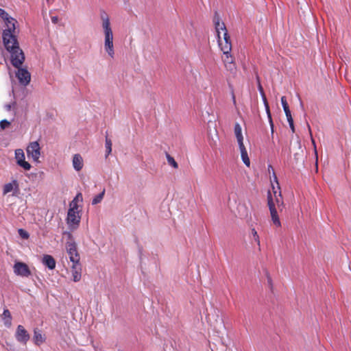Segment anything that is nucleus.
Listing matches in <instances>:
<instances>
[{"label":"nucleus","instance_id":"nucleus-24","mask_svg":"<svg viewBox=\"0 0 351 351\" xmlns=\"http://www.w3.org/2000/svg\"><path fill=\"white\" fill-rule=\"evenodd\" d=\"M106 157H108L112 152V141L108 136H106Z\"/></svg>","mask_w":351,"mask_h":351},{"label":"nucleus","instance_id":"nucleus-22","mask_svg":"<svg viewBox=\"0 0 351 351\" xmlns=\"http://www.w3.org/2000/svg\"><path fill=\"white\" fill-rule=\"evenodd\" d=\"M281 104H282V106L283 107V110L285 111V113L286 114L287 118L292 117L291 111L289 110V107L288 103L287 101V99H286V97L285 96H282L281 97Z\"/></svg>","mask_w":351,"mask_h":351},{"label":"nucleus","instance_id":"nucleus-30","mask_svg":"<svg viewBox=\"0 0 351 351\" xmlns=\"http://www.w3.org/2000/svg\"><path fill=\"white\" fill-rule=\"evenodd\" d=\"M287 121L289 122V126H290V128L291 129L292 132H295V128H294V124H293V119L292 118V117H288L287 118Z\"/></svg>","mask_w":351,"mask_h":351},{"label":"nucleus","instance_id":"nucleus-4","mask_svg":"<svg viewBox=\"0 0 351 351\" xmlns=\"http://www.w3.org/2000/svg\"><path fill=\"white\" fill-rule=\"evenodd\" d=\"M101 27L104 34V49L111 58H114V48L113 44V32L110 25V18L106 12L101 13Z\"/></svg>","mask_w":351,"mask_h":351},{"label":"nucleus","instance_id":"nucleus-11","mask_svg":"<svg viewBox=\"0 0 351 351\" xmlns=\"http://www.w3.org/2000/svg\"><path fill=\"white\" fill-rule=\"evenodd\" d=\"M222 60L226 69L229 71L231 73H234L237 70L236 63L230 52L223 53Z\"/></svg>","mask_w":351,"mask_h":351},{"label":"nucleus","instance_id":"nucleus-13","mask_svg":"<svg viewBox=\"0 0 351 351\" xmlns=\"http://www.w3.org/2000/svg\"><path fill=\"white\" fill-rule=\"evenodd\" d=\"M71 271L73 280L74 282H79L82 277V266L80 263L73 264L71 267Z\"/></svg>","mask_w":351,"mask_h":351},{"label":"nucleus","instance_id":"nucleus-35","mask_svg":"<svg viewBox=\"0 0 351 351\" xmlns=\"http://www.w3.org/2000/svg\"><path fill=\"white\" fill-rule=\"evenodd\" d=\"M69 238H71V237H72V235L69 233Z\"/></svg>","mask_w":351,"mask_h":351},{"label":"nucleus","instance_id":"nucleus-17","mask_svg":"<svg viewBox=\"0 0 351 351\" xmlns=\"http://www.w3.org/2000/svg\"><path fill=\"white\" fill-rule=\"evenodd\" d=\"M34 343L37 346H40L45 341V337L41 333V331L38 328H35L34 330V337H33Z\"/></svg>","mask_w":351,"mask_h":351},{"label":"nucleus","instance_id":"nucleus-23","mask_svg":"<svg viewBox=\"0 0 351 351\" xmlns=\"http://www.w3.org/2000/svg\"><path fill=\"white\" fill-rule=\"evenodd\" d=\"M105 194V189H103V191L98 195H97L92 200V204L95 205L101 202V200L104 198Z\"/></svg>","mask_w":351,"mask_h":351},{"label":"nucleus","instance_id":"nucleus-21","mask_svg":"<svg viewBox=\"0 0 351 351\" xmlns=\"http://www.w3.org/2000/svg\"><path fill=\"white\" fill-rule=\"evenodd\" d=\"M271 170H272V176H273L274 180H271V184H274V186H275V190L276 191H280V184H279V182L278 181V178H277V176L276 175V173L274 172L272 166L269 165L268 166V171H269V172H270V171H271Z\"/></svg>","mask_w":351,"mask_h":351},{"label":"nucleus","instance_id":"nucleus-27","mask_svg":"<svg viewBox=\"0 0 351 351\" xmlns=\"http://www.w3.org/2000/svg\"><path fill=\"white\" fill-rule=\"evenodd\" d=\"M18 232L20 237L23 239H27L29 237V233L22 228L19 229Z\"/></svg>","mask_w":351,"mask_h":351},{"label":"nucleus","instance_id":"nucleus-20","mask_svg":"<svg viewBox=\"0 0 351 351\" xmlns=\"http://www.w3.org/2000/svg\"><path fill=\"white\" fill-rule=\"evenodd\" d=\"M2 318L4 322V324L9 327L12 324V316L10 311L8 308H5L3 310V314H2Z\"/></svg>","mask_w":351,"mask_h":351},{"label":"nucleus","instance_id":"nucleus-19","mask_svg":"<svg viewBox=\"0 0 351 351\" xmlns=\"http://www.w3.org/2000/svg\"><path fill=\"white\" fill-rule=\"evenodd\" d=\"M234 134L236 136L239 145L243 144V136L242 135L241 127L239 123H236L234 128Z\"/></svg>","mask_w":351,"mask_h":351},{"label":"nucleus","instance_id":"nucleus-10","mask_svg":"<svg viewBox=\"0 0 351 351\" xmlns=\"http://www.w3.org/2000/svg\"><path fill=\"white\" fill-rule=\"evenodd\" d=\"M15 159L19 166L23 168L25 170H29L32 167L31 165L25 161L24 152L21 149H16L15 151Z\"/></svg>","mask_w":351,"mask_h":351},{"label":"nucleus","instance_id":"nucleus-31","mask_svg":"<svg viewBox=\"0 0 351 351\" xmlns=\"http://www.w3.org/2000/svg\"><path fill=\"white\" fill-rule=\"evenodd\" d=\"M267 283H268V285H269V287L271 288H272V286H273L272 280H271V276L268 274L267 275Z\"/></svg>","mask_w":351,"mask_h":351},{"label":"nucleus","instance_id":"nucleus-18","mask_svg":"<svg viewBox=\"0 0 351 351\" xmlns=\"http://www.w3.org/2000/svg\"><path fill=\"white\" fill-rule=\"evenodd\" d=\"M239 149H240V152H241V159H242L243 163L247 167H250V158L248 157L247 152L246 148L244 146V144L239 145Z\"/></svg>","mask_w":351,"mask_h":351},{"label":"nucleus","instance_id":"nucleus-34","mask_svg":"<svg viewBox=\"0 0 351 351\" xmlns=\"http://www.w3.org/2000/svg\"><path fill=\"white\" fill-rule=\"evenodd\" d=\"M232 98L233 103L235 104H236V98H235V95H234V93L233 91H232Z\"/></svg>","mask_w":351,"mask_h":351},{"label":"nucleus","instance_id":"nucleus-8","mask_svg":"<svg viewBox=\"0 0 351 351\" xmlns=\"http://www.w3.org/2000/svg\"><path fill=\"white\" fill-rule=\"evenodd\" d=\"M26 151L28 157L32 158L35 161L38 160L40 156V147L37 141L30 143Z\"/></svg>","mask_w":351,"mask_h":351},{"label":"nucleus","instance_id":"nucleus-6","mask_svg":"<svg viewBox=\"0 0 351 351\" xmlns=\"http://www.w3.org/2000/svg\"><path fill=\"white\" fill-rule=\"evenodd\" d=\"M66 250L70 261L74 263H80V256L77 251V244L73 240L66 243Z\"/></svg>","mask_w":351,"mask_h":351},{"label":"nucleus","instance_id":"nucleus-28","mask_svg":"<svg viewBox=\"0 0 351 351\" xmlns=\"http://www.w3.org/2000/svg\"><path fill=\"white\" fill-rule=\"evenodd\" d=\"M13 190V184L12 183H8L3 186V194H7Z\"/></svg>","mask_w":351,"mask_h":351},{"label":"nucleus","instance_id":"nucleus-1","mask_svg":"<svg viewBox=\"0 0 351 351\" xmlns=\"http://www.w3.org/2000/svg\"><path fill=\"white\" fill-rule=\"evenodd\" d=\"M0 18L5 27L2 32L3 45L10 53V62L12 66H18L25 59L16 36V25L18 22L2 8H0Z\"/></svg>","mask_w":351,"mask_h":351},{"label":"nucleus","instance_id":"nucleus-16","mask_svg":"<svg viewBox=\"0 0 351 351\" xmlns=\"http://www.w3.org/2000/svg\"><path fill=\"white\" fill-rule=\"evenodd\" d=\"M73 166L77 171H80L84 166L83 159L80 154H75L73 158Z\"/></svg>","mask_w":351,"mask_h":351},{"label":"nucleus","instance_id":"nucleus-25","mask_svg":"<svg viewBox=\"0 0 351 351\" xmlns=\"http://www.w3.org/2000/svg\"><path fill=\"white\" fill-rule=\"evenodd\" d=\"M251 234L253 237V239L254 240V241L257 243V245H258V249L261 250L260 248V245H261V242H260V239H259V236L256 232V230H255V228H252L251 230Z\"/></svg>","mask_w":351,"mask_h":351},{"label":"nucleus","instance_id":"nucleus-32","mask_svg":"<svg viewBox=\"0 0 351 351\" xmlns=\"http://www.w3.org/2000/svg\"><path fill=\"white\" fill-rule=\"evenodd\" d=\"M15 104H16V103L13 102L12 104L6 105L5 108H6L7 110H10L15 106Z\"/></svg>","mask_w":351,"mask_h":351},{"label":"nucleus","instance_id":"nucleus-12","mask_svg":"<svg viewBox=\"0 0 351 351\" xmlns=\"http://www.w3.org/2000/svg\"><path fill=\"white\" fill-rule=\"evenodd\" d=\"M16 338L18 341L26 344L29 339V335L23 326L19 325L16 332Z\"/></svg>","mask_w":351,"mask_h":351},{"label":"nucleus","instance_id":"nucleus-9","mask_svg":"<svg viewBox=\"0 0 351 351\" xmlns=\"http://www.w3.org/2000/svg\"><path fill=\"white\" fill-rule=\"evenodd\" d=\"M14 272L18 276L28 277L31 275V271L27 264L22 262H16L13 267Z\"/></svg>","mask_w":351,"mask_h":351},{"label":"nucleus","instance_id":"nucleus-29","mask_svg":"<svg viewBox=\"0 0 351 351\" xmlns=\"http://www.w3.org/2000/svg\"><path fill=\"white\" fill-rule=\"evenodd\" d=\"M10 125V122L6 119H3L0 121V126L2 129H5Z\"/></svg>","mask_w":351,"mask_h":351},{"label":"nucleus","instance_id":"nucleus-14","mask_svg":"<svg viewBox=\"0 0 351 351\" xmlns=\"http://www.w3.org/2000/svg\"><path fill=\"white\" fill-rule=\"evenodd\" d=\"M42 263L49 269H53L56 267V261L54 258L49 254H45L42 259Z\"/></svg>","mask_w":351,"mask_h":351},{"label":"nucleus","instance_id":"nucleus-33","mask_svg":"<svg viewBox=\"0 0 351 351\" xmlns=\"http://www.w3.org/2000/svg\"><path fill=\"white\" fill-rule=\"evenodd\" d=\"M51 21L53 23H57L58 22V16H52L51 17Z\"/></svg>","mask_w":351,"mask_h":351},{"label":"nucleus","instance_id":"nucleus-15","mask_svg":"<svg viewBox=\"0 0 351 351\" xmlns=\"http://www.w3.org/2000/svg\"><path fill=\"white\" fill-rule=\"evenodd\" d=\"M258 88H259V90H260V92H261V93L262 94V96H263V101H264L265 105L266 111H267V116H268L269 124H270V126H271V132L273 133L274 132V123H273V121H272V118H271L270 110H269V107L268 106L267 101L266 97H265V94L263 93V89L261 85H259Z\"/></svg>","mask_w":351,"mask_h":351},{"label":"nucleus","instance_id":"nucleus-2","mask_svg":"<svg viewBox=\"0 0 351 351\" xmlns=\"http://www.w3.org/2000/svg\"><path fill=\"white\" fill-rule=\"evenodd\" d=\"M272 191L274 197L270 191L267 194V204L270 211L271 221L274 224L279 228L281 226V223L278 215V210L282 211L284 208V202L281 195V191L275 190V186L272 184Z\"/></svg>","mask_w":351,"mask_h":351},{"label":"nucleus","instance_id":"nucleus-5","mask_svg":"<svg viewBox=\"0 0 351 351\" xmlns=\"http://www.w3.org/2000/svg\"><path fill=\"white\" fill-rule=\"evenodd\" d=\"M80 216L78 214V206L75 200L70 204V208L68 210L66 222L72 230L76 229L80 222Z\"/></svg>","mask_w":351,"mask_h":351},{"label":"nucleus","instance_id":"nucleus-26","mask_svg":"<svg viewBox=\"0 0 351 351\" xmlns=\"http://www.w3.org/2000/svg\"><path fill=\"white\" fill-rule=\"evenodd\" d=\"M167 159L168 161V163L171 165L173 167L177 169L178 167V163L176 162L174 158L171 157L169 154H167Z\"/></svg>","mask_w":351,"mask_h":351},{"label":"nucleus","instance_id":"nucleus-7","mask_svg":"<svg viewBox=\"0 0 351 351\" xmlns=\"http://www.w3.org/2000/svg\"><path fill=\"white\" fill-rule=\"evenodd\" d=\"M23 62L24 61L18 66L14 67L18 69L16 72V77L19 80L20 84L26 86L30 82L31 74L26 69L21 68V66L23 64Z\"/></svg>","mask_w":351,"mask_h":351},{"label":"nucleus","instance_id":"nucleus-3","mask_svg":"<svg viewBox=\"0 0 351 351\" xmlns=\"http://www.w3.org/2000/svg\"><path fill=\"white\" fill-rule=\"evenodd\" d=\"M213 23L217 36V41L221 50L223 53L231 52L232 43L230 37L224 23L220 21V18L216 12L213 17Z\"/></svg>","mask_w":351,"mask_h":351}]
</instances>
